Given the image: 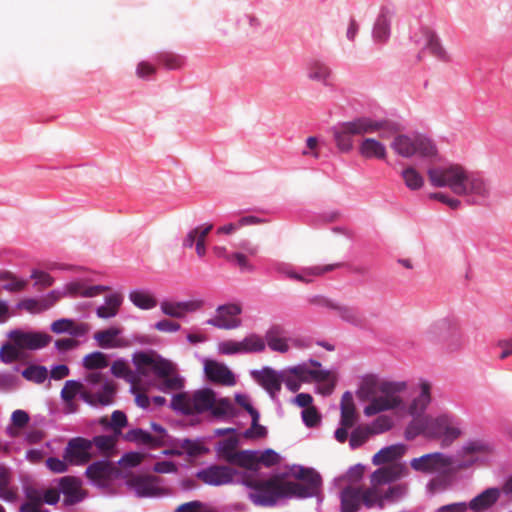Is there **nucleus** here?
<instances>
[{
	"label": "nucleus",
	"instance_id": "nucleus-51",
	"mask_svg": "<svg viewBox=\"0 0 512 512\" xmlns=\"http://www.w3.org/2000/svg\"><path fill=\"white\" fill-rule=\"evenodd\" d=\"M0 280L7 281L2 288L9 292H18L23 290L26 285L27 281L23 279H19L12 275L9 272H0Z\"/></svg>",
	"mask_w": 512,
	"mask_h": 512
},
{
	"label": "nucleus",
	"instance_id": "nucleus-11",
	"mask_svg": "<svg viewBox=\"0 0 512 512\" xmlns=\"http://www.w3.org/2000/svg\"><path fill=\"white\" fill-rule=\"evenodd\" d=\"M238 471L225 465L213 464L197 471L196 477L209 486H224L235 482Z\"/></svg>",
	"mask_w": 512,
	"mask_h": 512
},
{
	"label": "nucleus",
	"instance_id": "nucleus-8",
	"mask_svg": "<svg viewBox=\"0 0 512 512\" xmlns=\"http://www.w3.org/2000/svg\"><path fill=\"white\" fill-rule=\"evenodd\" d=\"M391 147L398 155L405 158L416 155L421 158L432 159L437 156V148L434 143L416 131L396 135Z\"/></svg>",
	"mask_w": 512,
	"mask_h": 512
},
{
	"label": "nucleus",
	"instance_id": "nucleus-33",
	"mask_svg": "<svg viewBox=\"0 0 512 512\" xmlns=\"http://www.w3.org/2000/svg\"><path fill=\"white\" fill-rule=\"evenodd\" d=\"M307 76L311 80L319 81L324 85H328L329 79L332 77V70L324 62L312 60L307 66Z\"/></svg>",
	"mask_w": 512,
	"mask_h": 512
},
{
	"label": "nucleus",
	"instance_id": "nucleus-13",
	"mask_svg": "<svg viewBox=\"0 0 512 512\" xmlns=\"http://www.w3.org/2000/svg\"><path fill=\"white\" fill-rule=\"evenodd\" d=\"M340 410V426L335 430L334 437L339 443H345L348 439V430L353 428L358 420L353 396L348 391L341 398Z\"/></svg>",
	"mask_w": 512,
	"mask_h": 512
},
{
	"label": "nucleus",
	"instance_id": "nucleus-31",
	"mask_svg": "<svg viewBox=\"0 0 512 512\" xmlns=\"http://www.w3.org/2000/svg\"><path fill=\"white\" fill-rule=\"evenodd\" d=\"M122 302L123 296L118 292L107 295L104 304L96 309V315L102 319L115 317L118 314Z\"/></svg>",
	"mask_w": 512,
	"mask_h": 512
},
{
	"label": "nucleus",
	"instance_id": "nucleus-3",
	"mask_svg": "<svg viewBox=\"0 0 512 512\" xmlns=\"http://www.w3.org/2000/svg\"><path fill=\"white\" fill-rule=\"evenodd\" d=\"M170 407L184 415H199L209 412L215 418H225L234 417L236 414L232 401L229 398L217 397L210 388L174 394Z\"/></svg>",
	"mask_w": 512,
	"mask_h": 512
},
{
	"label": "nucleus",
	"instance_id": "nucleus-44",
	"mask_svg": "<svg viewBox=\"0 0 512 512\" xmlns=\"http://www.w3.org/2000/svg\"><path fill=\"white\" fill-rule=\"evenodd\" d=\"M343 128H396V124L390 120L373 121L369 118H360L347 123Z\"/></svg>",
	"mask_w": 512,
	"mask_h": 512
},
{
	"label": "nucleus",
	"instance_id": "nucleus-17",
	"mask_svg": "<svg viewBox=\"0 0 512 512\" xmlns=\"http://www.w3.org/2000/svg\"><path fill=\"white\" fill-rule=\"evenodd\" d=\"M204 302L200 299L186 301L163 300L160 303L161 312L172 318H184L187 314L200 310Z\"/></svg>",
	"mask_w": 512,
	"mask_h": 512
},
{
	"label": "nucleus",
	"instance_id": "nucleus-6",
	"mask_svg": "<svg viewBox=\"0 0 512 512\" xmlns=\"http://www.w3.org/2000/svg\"><path fill=\"white\" fill-rule=\"evenodd\" d=\"M133 363L141 376L155 374L161 382L159 390L171 392L184 387V379L176 371V365L154 352H138L133 355Z\"/></svg>",
	"mask_w": 512,
	"mask_h": 512
},
{
	"label": "nucleus",
	"instance_id": "nucleus-28",
	"mask_svg": "<svg viewBox=\"0 0 512 512\" xmlns=\"http://www.w3.org/2000/svg\"><path fill=\"white\" fill-rule=\"evenodd\" d=\"M500 497L498 488H488L474 497L467 505L473 512H483L492 507Z\"/></svg>",
	"mask_w": 512,
	"mask_h": 512
},
{
	"label": "nucleus",
	"instance_id": "nucleus-30",
	"mask_svg": "<svg viewBox=\"0 0 512 512\" xmlns=\"http://www.w3.org/2000/svg\"><path fill=\"white\" fill-rule=\"evenodd\" d=\"M115 467L108 460H100L90 464L86 469V475L92 481L102 484L112 476Z\"/></svg>",
	"mask_w": 512,
	"mask_h": 512
},
{
	"label": "nucleus",
	"instance_id": "nucleus-5",
	"mask_svg": "<svg viewBox=\"0 0 512 512\" xmlns=\"http://www.w3.org/2000/svg\"><path fill=\"white\" fill-rule=\"evenodd\" d=\"M116 390L113 382L101 372H88L84 383L67 380L61 390L63 401L74 400L77 395L92 407H103L113 403Z\"/></svg>",
	"mask_w": 512,
	"mask_h": 512
},
{
	"label": "nucleus",
	"instance_id": "nucleus-41",
	"mask_svg": "<svg viewBox=\"0 0 512 512\" xmlns=\"http://www.w3.org/2000/svg\"><path fill=\"white\" fill-rule=\"evenodd\" d=\"M390 35V19L386 12H382L373 28V38L377 42H385Z\"/></svg>",
	"mask_w": 512,
	"mask_h": 512
},
{
	"label": "nucleus",
	"instance_id": "nucleus-2",
	"mask_svg": "<svg viewBox=\"0 0 512 512\" xmlns=\"http://www.w3.org/2000/svg\"><path fill=\"white\" fill-rule=\"evenodd\" d=\"M427 176L432 186L448 187L454 194L463 197L468 204L486 205L492 195V186L488 178L459 164L429 168Z\"/></svg>",
	"mask_w": 512,
	"mask_h": 512
},
{
	"label": "nucleus",
	"instance_id": "nucleus-16",
	"mask_svg": "<svg viewBox=\"0 0 512 512\" xmlns=\"http://www.w3.org/2000/svg\"><path fill=\"white\" fill-rule=\"evenodd\" d=\"M11 341L21 349L38 350L46 347L52 340L51 336L43 332H25L13 330L9 333Z\"/></svg>",
	"mask_w": 512,
	"mask_h": 512
},
{
	"label": "nucleus",
	"instance_id": "nucleus-64",
	"mask_svg": "<svg viewBox=\"0 0 512 512\" xmlns=\"http://www.w3.org/2000/svg\"><path fill=\"white\" fill-rule=\"evenodd\" d=\"M127 425V417L126 415L119 410H116L111 415L110 426L116 433L119 435L121 433V429Z\"/></svg>",
	"mask_w": 512,
	"mask_h": 512
},
{
	"label": "nucleus",
	"instance_id": "nucleus-26",
	"mask_svg": "<svg viewBox=\"0 0 512 512\" xmlns=\"http://www.w3.org/2000/svg\"><path fill=\"white\" fill-rule=\"evenodd\" d=\"M60 492L64 495V503L73 505L83 499L81 482L78 478L65 476L59 481Z\"/></svg>",
	"mask_w": 512,
	"mask_h": 512
},
{
	"label": "nucleus",
	"instance_id": "nucleus-29",
	"mask_svg": "<svg viewBox=\"0 0 512 512\" xmlns=\"http://www.w3.org/2000/svg\"><path fill=\"white\" fill-rule=\"evenodd\" d=\"M420 33L426 41L425 49H428L432 56L441 61H449V56L435 31L428 27H422Z\"/></svg>",
	"mask_w": 512,
	"mask_h": 512
},
{
	"label": "nucleus",
	"instance_id": "nucleus-27",
	"mask_svg": "<svg viewBox=\"0 0 512 512\" xmlns=\"http://www.w3.org/2000/svg\"><path fill=\"white\" fill-rule=\"evenodd\" d=\"M129 486L139 497H152L159 492L157 477L154 476L132 478Z\"/></svg>",
	"mask_w": 512,
	"mask_h": 512
},
{
	"label": "nucleus",
	"instance_id": "nucleus-36",
	"mask_svg": "<svg viewBox=\"0 0 512 512\" xmlns=\"http://www.w3.org/2000/svg\"><path fill=\"white\" fill-rule=\"evenodd\" d=\"M129 299L136 307L143 310H150L157 306L156 298L147 290H133L129 294Z\"/></svg>",
	"mask_w": 512,
	"mask_h": 512
},
{
	"label": "nucleus",
	"instance_id": "nucleus-46",
	"mask_svg": "<svg viewBox=\"0 0 512 512\" xmlns=\"http://www.w3.org/2000/svg\"><path fill=\"white\" fill-rule=\"evenodd\" d=\"M373 435L367 425L357 426L353 429L349 438V446L351 449H356L362 446L369 437Z\"/></svg>",
	"mask_w": 512,
	"mask_h": 512
},
{
	"label": "nucleus",
	"instance_id": "nucleus-39",
	"mask_svg": "<svg viewBox=\"0 0 512 512\" xmlns=\"http://www.w3.org/2000/svg\"><path fill=\"white\" fill-rule=\"evenodd\" d=\"M231 464L251 470H256L258 466V451H238Z\"/></svg>",
	"mask_w": 512,
	"mask_h": 512
},
{
	"label": "nucleus",
	"instance_id": "nucleus-25",
	"mask_svg": "<svg viewBox=\"0 0 512 512\" xmlns=\"http://www.w3.org/2000/svg\"><path fill=\"white\" fill-rule=\"evenodd\" d=\"M265 342L275 352L286 353L290 349L287 332L281 325H273L267 330Z\"/></svg>",
	"mask_w": 512,
	"mask_h": 512
},
{
	"label": "nucleus",
	"instance_id": "nucleus-14",
	"mask_svg": "<svg viewBox=\"0 0 512 512\" xmlns=\"http://www.w3.org/2000/svg\"><path fill=\"white\" fill-rule=\"evenodd\" d=\"M93 456V442L83 437L70 439L63 452V458L77 466L88 463Z\"/></svg>",
	"mask_w": 512,
	"mask_h": 512
},
{
	"label": "nucleus",
	"instance_id": "nucleus-49",
	"mask_svg": "<svg viewBox=\"0 0 512 512\" xmlns=\"http://www.w3.org/2000/svg\"><path fill=\"white\" fill-rule=\"evenodd\" d=\"M129 440H134L142 444L158 446L161 445V438H155L149 432L142 429L131 430L127 435Z\"/></svg>",
	"mask_w": 512,
	"mask_h": 512
},
{
	"label": "nucleus",
	"instance_id": "nucleus-56",
	"mask_svg": "<svg viewBox=\"0 0 512 512\" xmlns=\"http://www.w3.org/2000/svg\"><path fill=\"white\" fill-rule=\"evenodd\" d=\"M213 228V225L212 224H206V225H203V226H200L199 228V234L196 238V242H195V249H196V253L199 257H204L205 254H206V244H205V239L207 237V235L210 233V231L212 230Z\"/></svg>",
	"mask_w": 512,
	"mask_h": 512
},
{
	"label": "nucleus",
	"instance_id": "nucleus-45",
	"mask_svg": "<svg viewBox=\"0 0 512 512\" xmlns=\"http://www.w3.org/2000/svg\"><path fill=\"white\" fill-rule=\"evenodd\" d=\"M21 374L26 380L41 384L47 379L48 370L42 365H29Z\"/></svg>",
	"mask_w": 512,
	"mask_h": 512
},
{
	"label": "nucleus",
	"instance_id": "nucleus-10",
	"mask_svg": "<svg viewBox=\"0 0 512 512\" xmlns=\"http://www.w3.org/2000/svg\"><path fill=\"white\" fill-rule=\"evenodd\" d=\"M453 465V457L441 452L428 453L410 461L412 469L427 474H446L452 469Z\"/></svg>",
	"mask_w": 512,
	"mask_h": 512
},
{
	"label": "nucleus",
	"instance_id": "nucleus-63",
	"mask_svg": "<svg viewBox=\"0 0 512 512\" xmlns=\"http://www.w3.org/2000/svg\"><path fill=\"white\" fill-rule=\"evenodd\" d=\"M143 459L142 454L138 452L125 453L118 461V464L123 468H131L139 465Z\"/></svg>",
	"mask_w": 512,
	"mask_h": 512
},
{
	"label": "nucleus",
	"instance_id": "nucleus-34",
	"mask_svg": "<svg viewBox=\"0 0 512 512\" xmlns=\"http://www.w3.org/2000/svg\"><path fill=\"white\" fill-rule=\"evenodd\" d=\"M239 439L236 435L230 436L226 439L219 441L216 445V452L220 459L231 464L237 454V447Z\"/></svg>",
	"mask_w": 512,
	"mask_h": 512
},
{
	"label": "nucleus",
	"instance_id": "nucleus-58",
	"mask_svg": "<svg viewBox=\"0 0 512 512\" xmlns=\"http://www.w3.org/2000/svg\"><path fill=\"white\" fill-rule=\"evenodd\" d=\"M218 352L223 355L243 354L241 341H222L218 344Z\"/></svg>",
	"mask_w": 512,
	"mask_h": 512
},
{
	"label": "nucleus",
	"instance_id": "nucleus-9",
	"mask_svg": "<svg viewBox=\"0 0 512 512\" xmlns=\"http://www.w3.org/2000/svg\"><path fill=\"white\" fill-rule=\"evenodd\" d=\"M292 474L295 478L304 481V483L285 481V485L295 486L288 489L292 497L309 498L318 493L321 486V477L313 469L294 466L292 468Z\"/></svg>",
	"mask_w": 512,
	"mask_h": 512
},
{
	"label": "nucleus",
	"instance_id": "nucleus-52",
	"mask_svg": "<svg viewBox=\"0 0 512 512\" xmlns=\"http://www.w3.org/2000/svg\"><path fill=\"white\" fill-rule=\"evenodd\" d=\"M91 441L93 442V447L95 446L100 453L109 455L114 449L116 436L99 435L95 436Z\"/></svg>",
	"mask_w": 512,
	"mask_h": 512
},
{
	"label": "nucleus",
	"instance_id": "nucleus-19",
	"mask_svg": "<svg viewBox=\"0 0 512 512\" xmlns=\"http://www.w3.org/2000/svg\"><path fill=\"white\" fill-rule=\"evenodd\" d=\"M251 375L269 393L271 398L276 397L281 389V372H276L270 367H264L261 370H253Z\"/></svg>",
	"mask_w": 512,
	"mask_h": 512
},
{
	"label": "nucleus",
	"instance_id": "nucleus-40",
	"mask_svg": "<svg viewBox=\"0 0 512 512\" xmlns=\"http://www.w3.org/2000/svg\"><path fill=\"white\" fill-rule=\"evenodd\" d=\"M10 480V472L4 467H0V499L7 502H12L17 497L16 489L10 487Z\"/></svg>",
	"mask_w": 512,
	"mask_h": 512
},
{
	"label": "nucleus",
	"instance_id": "nucleus-35",
	"mask_svg": "<svg viewBox=\"0 0 512 512\" xmlns=\"http://www.w3.org/2000/svg\"><path fill=\"white\" fill-rule=\"evenodd\" d=\"M493 451L492 445L483 439H472L463 444L460 449L462 455H487Z\"/></svg>",
	"mask_w": 512,
	"mask_h": 512
},
{
	"label": "nucleus",
	"instance_id": "nucleus-23",
	"mask_svg": "<svg viewBox=\"0 0 512 512\" xmlns=\"http://www.w3.org/2000/svg\"><path fill=\"white\" fill-rule=\"evenodd\" d=\"M122 330L118 327H109L105 330L97 331L93 338L97 345L103 349H115L128 346V341L121 337Z\"/></svg>",
	"mask_w": 512,
	"mask_h": 512
},
{
	"label": "nucleus",
	"instance_id": "nucleus-62",
	"mask_svg": "<svg viewBox=\"0 0 512 512\" xmlns=\"http://www.w3.org/2000/svg\"><path fill=\"white\" fill-rule=\"evenodd\" d=\"M159 61L170 70L178 69L182 65V59L173 53H162L158 56Z\"/></svg>",
	"mask_w": 512,
	"mask_h": 512
},
{
	"label": "nucleus",
	"instance_id": "nucleus-48",
	"mask_svg": "<svg viewBox=\"0 0 512 512\" xmlns=\"http://www.w3.org/2000/svg\"><path fill=\"white\" fill-rule=\"evenodd\" d=\"M367 426L373 435L382 434L394 426V420L391 416L384 414L378 416Z\"/></svg>",
	"mask_w": 512,
	"mask_h": 512
},
{
	"label": "nucleus",
	"instance_id": "nucleus-38",
	"mask_svg": "<svg viewBox=\"0 0 512 512\" xmlns=\"http://www.w3.org/2000/svg\"><path fill=\"white\" fill-rule=\"evenodd\" d=\"M110 370L115 377L124 379L130 383V386L137 382V374L131 370L128 363L123 359L115 360Z\"/></svg>",
	"mask_w": 512,
	"mask_h": 512
},
{
	"label": "nucleus",
	"instance_id": "nucleus-57",
	"mask_svg": "<svg viewBox=\"0 0 512 512\" xmlns=\"http://www.w3.org/2000/svg\"><path fill=\"white\" fill-rule=\"evenodd\" d=\"M20 349L13 344H5L0 349V359L2 362L9 364L19 359Z\"/></svg>",
	"mask_w": 512,
	"mask_h": 512
},
{
	"label": "nucleus",
	"instance_id": "nucleus-12",
	"mask_svg": "<svg viewBox=\"0 0 512 512\" xmlns=\"http://www.w3.org/2000/svg\"><path fill=\"white\" fill-rule=\"evenodd\" d=\"M342 266V263L328 264L324 266H312L302 268L299 272L294 271L288 263L277 262L274 264L276 272L296 281L309 283L313 277L321 276Z\"/></svg>",
	"mask_w": 512,
	"mask_h": 512
},
{
	"label": "nucleus",
	"instance_id": "nucleus-18",
	"mask_svg": "<svg viewBox=\"0 0 512 512\" xmlns=\"http://www.w3.org/2000/svg\"><path fill=\"white\" fill-rule=\"evenodd\" d=\"M110 288L104 285H94V286H86L82 281H72L63 286L62 289H54L53 291H58V301L66 296L70 297H95L97 295L102 294L105 291H108Z\"/></svg>",
	"mask_w": 512,
	"mask_h": 512
},
{
	"label": "nucleus",
	"instance_id": "nucleus-47",
	"mask_svg": "<svg viewBox=\"0 0 512 512\" xmlns=\"http://www.w3.org/2000/svg\"><path fill=\"white\" fill-rule=\"evenodd\" d=\"M402 178L405 185L411 190H418L424 184L423 176L413 167H408L402 171Z\"/></svg>",
	"mask_w": 512,
	"mask_h": 512
},
{
	"label": "nucleus",
	"instance_id": "nucleus-4",
	"mask_svg": "<svg viewBox=\"0 0 512 512\" xmlns=\"http://www.w3.org/2000/svg\"><path fill=\"white\" fill-rule=\"evenodd\" d=\"M408 474V468L402 463H392L383 466L371 475V486L367 488L366 507L383 509L387 504H393L403 499L408 493L406 483L389 486L383 485L399 480Z\"/></svg>",
	"mask_w": 512,
	"mask_h": 512
},
{
	"label": "nucleus",
	"instance_id": "nucleus-24",
	"mask_svg": "<svg viewBox=\"0 0 512 512\" xmlns=\"http://www.w3.org/2000/svg\"><path fill=\"white\" fill-rule=\"evenodd\" d=\"M367 488L347 487L341 492L342 512H356L361 503L366 506Z\"/></svg>",
	"mask_w": 512,
	"mask_h": 512
},
{
	"label": "nucleus",
	"instance_id": "nucleus-42",
	"mask_svg": "<svg viewBox=\"0 0 512 512\" xmlns=\"http://www.w3.org/2000/svg\"><path fill=\"white\" fill-rule=\"evenodd\" d=\"M243 354L263 352L266 347L265 338L255 333L241 340Z\"/></svg>",
	"mask_w": 512,
	"mask_h": 512
},
{
	"label": "nucleus",
	"instance_id": "nucleus-7",
	"mask_svg": "<svg viewBox=\"0 0 512 512\" xmlns=\"http://www.w3.org/2000/svg\"><path fill=\"white\" fill-rule=\"evenodd\" d=\"M241 483L250 489L249 498L256 505L274 506L280 499L292 498L288 490L292 486L285 485V481L277 477L267 480L244 478Z\"/></svg>",
	"mask_w": 512,
	"mask_h": 512
},
{
	"label": "nucleus",
	"instance_id": "nucleus-50",
	"mask_svg": "<svg viewBox=\"0 0 512 512\" xmlns=\"http://www.w3.org/2000/svg\"><path fill=\"white\" fill-rule=\"evenodd\" d=\"M281 381L292 392L298 391L303 383L302 379L294 372L293 367L281 371Z\"/></svg>",
	"mask_w": 512,
	"mask_h": 512
},
{
	"label": "nucleus",
	"instance_id": "nucleus-22",
	"mask_svg": "<svg viewBox=\"0 0 512 512\" xmlns=\"http://www.w3.org/2000/svg\"><path fill=\"white\" fill-rule=\"evenodd\" d=\"M204 371L207 378L216 383L226 386L235 384V376L232 371L224 364L214 360H205Z\"/></svg>",
	"mask_w": 512,
	"mask_h": 512
},
{
	"label": "nucleus",
	"instance_id": "nucleus-54",
	"mask_svg": "<svg viewBox=\"0 0 512 512\" xmlns=\"http://www.w3.org/2000/svg\"><path fill=\"white\" fill-rule=\"evenodd\" d=\"M359 131L360 130H335L334 138H335L338 148L344 152L349 151L353 145V141H352L353 132H359Z\"/></svg>",
	"mask_w": 512,
	"mask_h": 512
},
{
	"label": "nucleus",
	"instance_id": "nucleus-61",
	"mask_svg": "<svg viewBox=\"0 0 512 512\" xmlns=\"http://www.w3.org/2000/svg\"><path fill=\"white\" fill-rule=\"evenodd\" d=\"M31 279L35 280L34 285L40 288H47L53 285L54 278L45 271L33 270L31 273Z\"/></svg>",
	"mask_w": 512,
	"mask_h": 512
},
{
	"label": "nucleus",
	"instance_id": "nucleus-1",
	"mask_svg": "<svg viewBox=\"0 0 512 512\" xmlns=\"http://www.w3.org/2000/svg\"><path fill=\"white\" fill-rule=\"evenodd\" d=\"M358 396L369 401L363 410L365 416L395 411L401 417H410L404 430L407 440L423 436L438 440L441 447L446 448L463 435V422L454 414H426L432 401L431 385L426 380L409 389L407 381L381 380L375 375H367L361 380Z\"/></svg>",
	"mask_w": 512,
	"mask_h": 512
},
{
	"label": "nucleus",
	"instance_id": "nucleus-32",
	"mask_svg": "<svg viewBox=\"0 0 512 512\" xmlns=\"http://www.w3.org/2000/svg\"><path fill=\"white\" fill-rule=\"evenodd\" d=\"M406 451L403 444L391 445L379 450L372 458L374 465H382L388 462H393L402 457Z\"/></svg>",
	"mask_w": 512,
	"mask_h": 512
},
{
	"label": "nucleus",
	"instance_id": "nucleus-43",
	"mask_svg": "<svg viewBox=\"0 0 512 512\" xmlns=\"http://www.w3.org/2000/svg\"><path fill=\"white\" fill-rule=\"evenodd\" d=\"M82 363L84 368L91 370L90 372H99V369H103L108 366V359L104 353L95 351L87 354L83 358Z\"/></svg>",
	"mask_w": 512,
	"mask_h": 512
},
{
	"label": "nucleus",
	"instance_id": "nucleus-53",
	"mask_svg": "<svg viewBox=\"0 0 512 512\" xmlns=\"http://www.w3.org/2000/svg\"><path fill=\"white\" fill-rule=\"evenodd\" d=\"M448 325L449 322L446 319H441L432 323L424 332L425 339L430 342L438 341Z\"/></svg>",
	"mask_w": 512,
	"mask_h": 512
},
{
	"label": "nucleus",
	"instance_id": "nucleus-20",
	"mask_svg": "<svg viewBox=\"0 0 512 512\" xmlns=\"http://www.w3.org/2000/svg\"><path fill=\"white\" fill-rule=\"evenodd\" d=\"M58 291H50L38 298H25L18 303V308L31 314H40L49 310L58 302Z\"/></svg>",
	"mask_w": 512,
	"mask_h": 512
},
{
	"label": "nucleus",
	"instance_id": "nucleus-37",
	"mask_svg": "<svg viewBox=\"0 0 512 512\" xmlns=\"http://www.w3.org/2000/svg\"><path fill=\"white\" fill-rule=\"evenodd\" d=\"M360 153L365 158L384 159L386 157V148L379 141L367 138L360 146Z\"/></svg>",
	"mask_w": 512,
	"mask_h": 512
},
{
	"label": "nucleus",
	"instance_id": "nucleus-59",
	"mask_svg": "<svg viewBox=\"0 0 512 512\" xmlns=\"http://www.w3.org/2000/svg\"><path fill=\"white\" fill-rule=\"evenodd\" d=\"M465 341L461 333L452 334L445 342L444 349L447 353L459 352L464 348Z\"/></svg>",
	"mask_w": 512,
	"mask_h": 512
},
{
	"label": "nucleus",
	"instance_id": "nucleus-55",
	"mask_svg": "<svg viewBox=\"0 0 512 512\" xmlns=\"http://www.w3.org/2000/svg\"><path fill=\"white\" fill-rule=\"evenodd\" d=\"M252 418V424L251 427L244 431L243 437L247 439H256V438H262L265 437L267 434L266 427L259 424V413H254Z\"/></svg>",
	"mask_w": 512,
	"mask_h": 512
},
{
	"label": "nucleus",
	"instance_id": "nucleus-21",
	"mask_svg": "<svg viewBox=\"0 0 512 512\" xmlns=\"http://www.w3.org/2000/svg\"><path fill=\"white\" fill-rule=\"evenodd\" d=\"M294 372L305 383L317 382L318 379H328L330 377V370L323 369L320 362L316 360H308L293 366Z\"/></svg>",
	"mask_w": 512,
	"mask_h": 512
},
{
	"label": "nucleus",
	"instance_id": "nucleus-15",
	"mask_svg": "<svg viewBox=\"0 0 512 512\" xmlns=\"http://www.w3.org/2000/svg\"><path fill=\"white\" fill-rule=\"evenodd\" d=\"M242 308L238 304H225L217 307L215 315L206 321V324L218 329L232 330L241 326L239 315Z\"/></svg>",
	"mask_w": 512,
	"mask_h": 512
},
{
	"label": "nucleus",
	"instance_id": "nucleus-60",
	"mask_svg": "<svg viewBox=\"0 0 512 512\" xmlns=\"http://www.w3.org/2000/svg\"><path fill=\"white\" fill-rule=\"evenodd\" d=\"M335 311H337L338 315L345 321L352 323V324H358L360 322V317L356 309L348 306H342L336 304V307L334 308Z\"/></svg>",
	"mask_w": 512,
	"mask_h": 512
}]
</instances>
